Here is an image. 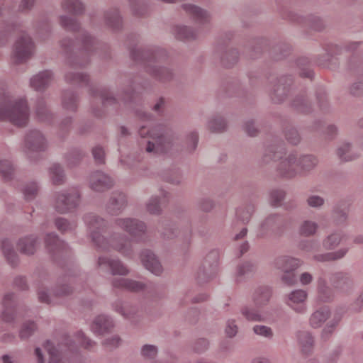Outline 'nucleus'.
<instances>
[{
    "instance_id": "f257e3e1",
    "label": "nucleus",
    "mask_w": 363,
    "mask_h": 363,
    "mask_svg": "<svg viewBox=\"0 0 363 363\" xmlns=\"http://www.w3.org/2000/svg\"><path fill=\"white\" fill-rule=\"evenodd\" d=\"M67 83L79 86H89V94L94 99H100L103 108L118 112L128 110L143 121H150L152 116L145 111L140 106V100L136 97V86L138 84L142 88L144 84L138 82L136 75L124 76L120 94L116 95L108 86H89V77L85 73L67 71L65 74Z\"/></svg>"
},
{
    "instance_id": "f03ea898",
    "label": "nucleus",
    "mask_w": 363,
    "mask_h": 363,
    "mask_svg": "<svg viewBox=\"0 0 363 363\" xmlns=\"http://www.w3.org/2000/svg\"><path fill=\"white\" fill-rule=\"evenodd\" d=\"M45 242L47 250L55 262L61 264L60 259H62L72 263L70 265L69 263L63 264V274L57 279L52 292L43 284L39 285L37 289L38 300L40 302L47 304L60 303L63 298L72 294L73 287L71 284L86 279V275L82 274L78 266L72 263L71 248L56 233H48Z\"/></svg>"
},
{
    "instance_id": "7ed1b4c3",
    "label": "nucleus",
    "mask_w": 363,
    "mask_h": 363,
    "mask_svg": "<svg viewBox=\"0 0 363 363\" xmlns=\"http://www.w3.org/2000/svg\"><path fill=\"white\" fill-rule=\"evenodd\" d=\"M60 26L66 30L78 32L77 39L80 43V48L75 50V43L69 38H65L60 41V47L67 64L73 68L84 67L90 62V57L94 53H99L102 57L110 56L109 45L100 42L92 36L88 31L81 28L79 21L67 15L59 18Z\"/></svg>"
},
{
    "instance_id": "20e7f679",
    "label": "nucleus",
    "mask_w": 363,
    "mask_h": 363,
    "mask_svg": "<svg viewBox=\"0 0 363 363\" xmlns=\"http://www.w3.org/2000/svg\"><path fill=\"white\" fill-rule=\"evenodd\" d=\"M138 135L140 150L152 155L179 151L191 155L196 150L199 142L198 133L191 131L186 135L184 144L180 145L176 133L167 125H157L151 130L143 125L138 130Z\"/></svg>"
},
{
    "instance_id": "39448f33",
    "label": "nucleus",
    "mask_w": 363,
    "mask_h": 363,
    "mask_svg": "<svg viewBox=\"0 0 363 363\" xmlns=\"http://www.w3.org/2000/svg\"><path fill=\"white\" fill-rule=\"evenodd\" d=\"M127 47L131 60L143 65L146 73L155 82L166 85L176 81L177 74L172 66L157 65L166 62L169 58L164 48L155 45L137 47L130 44H128Z\"/></svg>"
},
{
    "instance_id": "423d86ee",
    "label": "nucleus",
    "mask_w": 363,
    "mask_h": 363,
    "mask_svg": "<svg viewBox=\"0 0 363 363\" xmlns=\"http://www.w3.org/2000/svg\"><path fill=\"white\" fill-rule=\"evenodd\" d=\"M89 236L96 248L100 251H109L113 249L124 257H129L133 253V247L125 234L121 232H112L108 238L102 233L108 227V221L104 218L93 213H86L84 216Z\"/></svg>"
},
{
    "instance_id": "0eeeda50",
    "label": "nucleus",
    "mask_w": 363,
    "mask_h": 363,
    "mask_svg": "<svg viewBox=\"0 0 363 363\" xmlns=\"http://www.w3.org/2000/svg\"><path fill=\"white\" fill-rule=\"evenodd\" d=\"M30 109L23 97H15L9 93L0 95V121H8L18 127L26 126Z\"/></svg>"
},
{
    "instance_id": "6e6552de",
    "label": "nucleus",
    "mask_w": 363,
    "mask_h": 363,
    "mask_svg": "<svg viewBox=\"0 0 363 363\" xmlns=\"http://www.w3.org/2000/svg\"><path fill=\"white\" fill-rule=\"evenodd\" d=\"M62 347H66L70 352H74L77 348L74 342L68 335L63 337L62 342L58 344L57 347L50 340H47L42 347L35 348L34 355L37 363H45L47 354L49 355L48 363H67L62 357L64 352Z\"/></svg>"
},
{
    "instance_id": "1a4fd4ad",
    "label": "nucleus",
    "mask_w": 363,
    "mask_h": 363,
    "mask_svg": "<svg viewBox=\"0 0 363 363\" xmlns=\"http://www.w3.org/2000/svg\"><path fill=\"white\" fill-rule=\"evenodd\" d=\"M113 224L116 228L127 233L125 235L132 245L135 243H145L148 240V230L145 222L136 218L125 217L114 219Z\"/></svg>"
},
{
    "instance_id": "9d476101",
    "label": "nucleus",
    "mask_w": 363,
    "mask_h": 363,
    "mask_svg": "<svg viewBox=\"0 0 363 363\" xmlns=\"http://www.w3.org/2000/svg\"><path fill=\"white\" fill-rule=\"evenodd\" d=\"M286 219L279 213H272L267 216L259 225L256 237L259 239L269 237L280 238L286 228Z\"/></svg>"
},
{
    "instance_id": "9b49d317",
    "label": "nucleus",
    "mask_w": 363,
    "mask_h": 363,
    "mask_svg": "<svg viewBox=\"0 0 363 363\" xmlns=\"http://www.w3.org/2000/svg\"><path fill=\"white\" fill-rule=\"evenodd\" d=\"M294 84V77L291 74H281L275 78L269 79V96L272 103L280 104L290 94Z\"/></svg>"
},
{
    "instance_id": "f8f14e48",
    "label": "nucleus",
    "mask_w": 363,
    "mask_h": 363,
    "mask_svg": "<svg viewBox=\"0 0 363 363\" xmlns=\"http://www.w3.org/2000/svg\"><path fill=\"white\" fill-rule=\"evenodd\" d=\"M302 262L298 259L288 255H279L274 258L272 265L274 268L282 272L281 281L292 286L297 281L295 271L301 265Z\"/></svg>"
},
{
    "instance_id": "ddd939ff",
    "label": "nucleus",
    "mask_w": 363,
    "mask_h": 363,
    "mask_svg": "<svg viewBox=\"0 0 363 363\" xmlns=\"http://www.w3.org/2000/svg\"><path fill=\"white\" fill-rule=\"evenodd\" d=\"M81 193L77 188L57 191L55 194L54 208L60 214L75 211L80 204Z\"/></svg>"
},
{
    "instance_id": "4468645a",
    "label": "nucleus",
    "mask_w": 363,
    "mask_h": 363,
    "mask_svg": "<svg viewBox=\"0 0 363 363\" xmlns=\"http://www.w3.org/2000/svg\"><path fill=\"white\" fill-rule=\"evenodd\" d=\"M35 50V43L32 38L26 33H23L16 39L13 46L11 59L15 64L26 62L34 55Z\"/></svg>"
},
{
    "instance_id": "2eb2a0df",
    "label": "nucleus",
    "mask_w": 363,
    "mask_h": 363,
    "mask_svg": "<svg viewBox=\"0 0 363 363\" xmlns=\"http://www.w3.org/2000/svg\"><path fill=\"white\" fill-rule=\"evenodd\" d=\"M219 264V252L216 250L209 252L199 266L196 279L199 284L209 281L216 274Z\"/></svg>"
},
{
    "instance_id": "dca6fc26",
    "label": "nucleus",
    "mask_w": 363,
    "mask_h": 363,
    "mask_svg": "<svg viewBox=\"0 0 363 363\" xmlns=\"http://www.w3.org/2000/svg\"><path fill=\"white\" fill-rule=\"evenodd\" d=\"M275 172L277 177L285 179H292L298 175L296 151L291 152L285 156L281 155L276 164Z\"/></svg>"
},
{
    "instance_id": "f3484780",
    "label": "nucleus",
    "mask_w": 363,
    "mask_h": 363,
    "mask_svg": "<svg viewBox=\"0 0 363 363\" xmlns=\"http://www.w3.org/2000/svg\"><path fill=\"white\" fill-rule=\"evenodd\" d=\"M347 67L357 76V79L349 86V94L354 97H363V60L352 56L348 61Z\"/></svg>"
},
{
    "instance_id": "a211bd4d",
    "label": "nucleus",
    "mask_w": 363,
    "mask_h": 363,
    "mask_svg": "<svg viewBox=\"0 0 363 363\" xmlns=\"http://www.w3.org/2000/svg\"><path fill=\"white\" fill-rule=\"evenodd\" d=\"M329 280L334 290L342 294H350L354 289L352 274L346 271H337L330 274Z\"/></svg>"
},
{
    "instance_id": "6ab92c4d",
    "label": "nucleus",
    "mask_w": 363,
    "mask_h": 363,
    "mask_svg": "<svg viewBox=\"0 0 363 363\" xmlns=\"http://www.w3.org/2000/svg\"><path fill=\"white\" fill-rule=\"evenodd\" d=\"M24 147L29 157L33 152H43L47 148V142L44 135L38 130L28 131L24 138Z\"/></svg>"
},
{
    "instance_id": "aec40b11",
    "label": "nucleus",
    "mask_w": 363,
    "mask_h": 363,
    "mask_svg": "<svg viewBox=\"0 0 363 363\" xmlns=\"http://www.w3.org/2000/svg\"><path fill=\"white\" fill-rule=\"evenodd\" d=\"M308 293L303 289H296L285 295L284 303L294 312L304 314L307 312Z\"/></svg>"
},
{
    "instance_id": "412c9836",
    "label": "nucleus",
    "mask_w": 363,
    "mask_h": 363,
    "mask_svg": "<svg viewBox=\"0 0 363 363\" xmlns=\"http://www.w3.org/2000/svg\"><path fill=\"white\" fill-rule=\"evenodd\" d=\"M114 185L113 179L102 171L92 172L89 176V186L96 192H104Z\"/></svg>"
},
{
    "instance_id": "4be33fe9",
    "label": "nucleus",
    "mask_w": 363,
    "mask_h": 363,
    "mask_svg": "<svg viewBox=\"0 0 363 363\" xmlns=\"http://www.w3.org/2000/svg\"><path fill=\"white\" fill-rule=\"evenodd\" d=\"M214 55L219 58L222 65L227 68L233 67L239 60V52L236 48L228 47L223 44L218 43L216 48Z\"/></svg>"
},
{
    "instance_id": "5701e85b",
    "label": "nucleus",
    "mask_w": 363,
    "mask_h": 363,
    "mask_svg": "<svg viewBox=\"0 0 363 363\" xmlns=\"http://www.w3.org/2000/svg\"><path fill=\"white\" fill-rule=\"evenodd\" d=\"M127 203V196L124 193L113 191L105 204V211L111 216H118L125 209Z\"/></svg>"
},
{
    "instance_id": "b1692460",
    "label": "nucleus",
    "mask_w": 363,
    "mask_h": 363,
    "mask_svg": "<svg viewBox=\"0 0 363 363\" xmlns=\"http://www.w3.org/2000/svg\"><path fill=\"white\" fill-rule=\"evenodd\" d=\"M97 267L109 268L113 275L125 276L129 274L127 266L119 259H111L106 256H101L97 260Z\"/></svg>"
},
{
    "instance_id": "393cba45",
    "label": "nucleus",
    "mask_w": 363,
    "mask_h": 363,
    "mask_svg": "<svg viewBox=\"0 0 363 363\" xmlns=\"http://www.w3.org/2000/svg\"><path fill=\"white\" fill-rule=\"evenodd\" d=\"M298 175H307L316 168L318 158L312 154H299L296 151Z\"/></svg>"
},
{
    "instance_id": "a878e982",
    "label": "nucleus",
    "mask_w": 363,
    "mask_h": 363,
    "mask_svg": "<svg viewBox=\"0 0 363 363\" xmlns=\"http://www.w3.org/2000/svg\"><path fill=\"white\" fill-rule=\"evenodd\" d=\"M53 79L54 75L51 70H43L30 79V86L37 91H43L50 86Z\"/></svg>"
},
{
    "instance_id": "bb28decb",
    "label": "nucleus",
    "mask_w": 363,
    "mask_h": 363,
    "mask_svg": "<svg viewBox=\"0 0 363 363\" xmlns=\"http://www.w3.org/2000/svg\"><path fill=\"white\" fill-rule=\"evenodd\" d=\"M140 259L143 266L152 274L159 276L163 269L156 255L150 250H143L140 252Z\"/></svg>"
},
{
    "instance_id": "cd10ccee",
    "label": "nucleus",
    "mask_w": 363,
    "mask_h": 363,
    "mask_svg": "<svg viewBox=\"0 0 363 363\" xmlns=\"http://www.w3.org/2000/svg\"><path fill=\"white\" fill-rule=\"evenodd\" d=\"M181 7L186 14L196 23L205 24L210 21L209 13L197 5L192 4H183Z\"/></svg>"
},
{
    "instance_id": "c85d7f7f",
    "label": "nucleus",
    "mask_w": 363,
    "mask_h": 363,
    "mask_svg": "<svg viewBox=\"0 0 363 363\" xmlns=\"http://www.w3.org/2000/svg\"><path fill=\"white\" fill-rule=\"evenodd\" d=\"M106 26L113 32H119L123 28V18L118 8H110L104 13Z\"/></svg>"
},
{
    "instance_id": "c756f323",
    "label": "nucleus",
    "mask_w": 363,
    "mask_h": 363,
    "mask_svg": "<svg viewBox=\"0 0 363 363\" xmlns=\"http://www.w3.org/2000/svg\"><path fill=\"white\" fill-rule=\"evenodd\" d=\"M35 114L39 121L47 124H51L55 117L43 97L37 99L35 105Z\"/></svg>"
},
{
    "instance_id": "7c9ffc66",
    "label": "nucleus",
    "mask_w": 363,
    "mask_h": 363,
    "mask_svg": "<svg viewBox=\"0 0 363 363\" xmlns=\"http://www.w3.org/2000/svg\"><path fill=\"white\" fill-rule=\"evenodd\" d=\"M335 155L343 162L354 161L360 157V154L353 150V145L349 141H342L336 148Z\"/></svg>"
},
{
    "instance_id": "2f4dec72",
    "label": "nucleus",
    "mask_w": 363,
    "mask_h": 363,
    "mask_svg": "<svg viewBox=\"0 0 363 363\" xmlns=\"http://www.w3.org/2000/svg\"><path fill=\"white\" fill-rule=\"evenodd\" d=\"M39 241L37 235H29L18 239L16 245L21 253L26 255H33L38 247Z\"/></svg>"
},
{
    "instance_id": "473e14b6",
    "label": "nucleus",
    "mask_w": 363,
    "mask_h": 363,
    "mask_svg": "<svg viewBox=\"0 0 363 363\" xmlns=\"http://www.w3.org/2000/svg\"><path fill=\"white\" fill-rule=\"evenodd\" d=\"M113 327V319L109 315L101 314L94 318L91 328L94 333L103 335L109 333Z\"/></svg>"
},
{
    "instance_id": "72a5a7b5",
    "label": "nucleus",
    "mask_w": 363,
    "mask_h": 363,
    "mask_svg": "<svg viewBox=\"0 0 363 363\" xmlns=\"http://www.w3.org/2000/svg\"><path fill=\"white\" fill-rule=\"evenodd\" d=\"M113 288L124 289L133 292H139L145 289L144 283L125 278H114L111 281Z\"/></svg>"
},
{
    "instance_id": "f704fd0d",
    "label": "nucleus",
    "mask_w": 363,
    "mask_h": 363,
    "mask_svg": "<svg viewBox=\"0 0 363 363\" xmlns=\"http://www.w3.org/2000/svg\"><path fill=\"white\" fill-rule=\"evenodd\" d=\"M317 300L321 303H330L334 299L333 288L328 284L326 279L320 276L317 279Z\"/></svg>"
},
{
    "instance_id": "c9c22d12",
    "label": "nucleus",
    "mask_w": 363,
    "mask_h": 363,
    "mask_svg": "<svg viewBox=\"0 0 363 363\" xmlns=\"http://www.w3.org/2000/svg\"><path fill=\"white\" fill-rule=\"evenodd\" d=\"M349 250V247H344L335 251L327 252L325 253H316L313 255V259L318 262L338 261L345 257Z\"/></svg>"
},
{
    "instance_id": "e433bc0d",
    "label": "nucleus",
    "mask_w": 363,
    "mask_h": 363,
    "mask_svg": "<svg viewBox=\"0 0 363 363\" xmlns=\"http://www.w3.org/2000/svg\"><path fill=\"white\" fill-rule=\"evenodd\" d=\"M16 296L13 293L6 294L3 299V311L1 318L4 321L9 323L11 322L15 317L16 312Z\"/></svg>"
},
{
    "instance_id": "4c0bfd02",
    "label": "nucleus",
    "mask_w": 363,
    "mask_h": 363,
    "mask_svg": "<svg viewBox=\"0 0 363 363\" xmlns=\"http://www.w3.org/2000/svg\"><path fill=\"white\" fill-rule=\"evenodd\" d=\"M79 101V95L76 91L72 89L63 91L61 99L63 109L70 112H76L77 111Z\"/></svg>"
},
{
    "instance_id": "58836bf2",
    "label": "nucleus",
    "mask_w": 363,
    "mask_h": 363,
    "mask_svg": "<svg viewBox=\"0 0 363 363\" xmlns=\"http://www.w3.org/2000/svg\"><path fill=\"white\" fill-rule=\"evenodd\" d=\"M298 345L303 354L311 353L314 346V337L312 334L306 330H298L296 333Z\"/></svg>"
},
{
    "instance_id": "ea45409f",
    "label": "nucleus",
    "mask_w": 363,
    "mask_h": 363,
    "mask_svg": "<svg viewBox=\"0 0 363 363\" xmlns=\"http://www.w3.org/2000/svg\"><path fill=\"white\" fill-rule=\"evenodd\" d=\"M348 208L342 201H337L332 209L333 221L336 225H345L348 219Z\"/></svg>"
},
{
    "instance_id": "a19ab883",
    "label": "nucleus",
    "mask_w": 363,
    "mask_h": 363,
    "mask_svg": "<svg viewBox=\"0 0 363 363\" xmlns=\"http://www.w3.org/2000/svg\"><path fill=\"white\" fill-rule=\"evenodd\" d=\"M291 106L298 113L310 114L314 111L313 105L305 94L296 96L291 101Z\"/></svg>"
},
{
    "instance_id": "79ce46f5",
    "label": "nucleus",
    "mask_w": 363,
    "mask_h": 363,
    "mask_svg": "<svg viewBox=\"0 0 363 363\" xmlns=\"http://www.w3.org/2000/svg\"><path fill=\"white\" fill-rule=\"evenodd\" d=\"M1 249L7 263L12 267H16L18 264L19 257L12 242L8 238L2 240Z\"/></svg>"
},
{
    "instance_id": "37998d69",
    "label": "nucleus",
    "mask_w": 363,
    "mask_h": 363,
    "mask_svg": "<svg viewBox=\"0 0 363 363\" xmlns=\"http://www.w3.org/2000/svg\"><path fill=\"white\" fill-rule=\"evenodd\" d=\"M284 154V148L277 145H269L264 151L260 160L262 165H267L271 162H279Z\"/></svg>"
},
{
    "instance_id": "c03bdc74",
    "label": "nucleus",
    "mask_w": 363,
    "mask_h": 363,
    "mask_svg": "<svg viewBox=\"0 0 363 363\" xmlns=\"http://www.w3.org/2000/svg\"><path fill=\"white\" fill-rule=\"evenodd\" d=\"M343 238L344 234L341 231L333 230L323 238L322 247L328 251L334 250L340 245Z\"/></svg>"
},
{
    "instance_id": "a18cd8bd",
    "label": "nucleus",
    "mask_w": 363,
    "mask_h": 363,
    "mask_svg": "<svg viewBox=\"0 0 363 363\" xmlns=\"http://www.w3.org/2000/svg\"><path fill=\"white\" fill-rule=\"evenodd\" d=\"M172 33L177 40L182 41L194 40L198 35L197 31L194 28L184 25L175 26Z\"/></svg>"
},
{
    "instance_id": "49530a36",
    "label": "nucleus",
    "mask_w": 363,
    "mask_h": 363,
    "mask_svg": "<svg viewBox=\"0 0 363 363\" xmlns=\"http://www.w3.org/2000/svg\"><path fill=\"white\" fill-rule=\"evenodd\" d=\"M255 211V206L252 203H247L238 208L235 212V220L232 223L233 227H235L238 222L244 225L247 224L250 220Z\"/></svg>"
},
{
    "instance_id": "de8ad7c7",
    "label": "nucleus",
    "mask_w": 363,
    "mask_h": 363,
    "mask_svg": "<svg viewBox=\"0 0 363 363\" xmlns=\"http://www.w3.org/2000/svg\"><path fill=\"white\" fill-rule=\"evenodd\" d=\"M272 295V290L270 287L263 286L255 289L252 299L255 306L257 308L262 307L267 305Z\"/></svg>"
},
{
    "instance_id": "09e8293b",
    "label": "nucleus",
    "mask_w": 363,
    "mask_h": 363,
    "mask_svg": "<svg viewBox=\"0 0 363 363\" xmlns=\"http://www.w3.org/2000/svg\"><path fill=\"white\" fill-rule=\"evenodd\" d=\"M331 312L328 306H323L314 311L309 318L310 325L318 328L330 318Z\"/></svg>"
},
{
    "instance_id": "8fccbe9b",
    "label": "nucleus",
    "mask_w": 363,
    "mask_h": 363,
    "mask_svg": "<svg viewBox=\"0 0 363 363\" xmlns=\"http://www.w3.org/2000/svg\"><path fill=\"white\" fill-rule=\"evenodd\" d=\"M49 178L52 184L62 185L66 181V174L63 167L58 164H52L48 169Z\"/></svg>"
},
{
    "instance_id": "3c124183",
    "label": "nucleus",
    "mask_w": 363,
    "mask_h": 363,
    "mask_svg": "<svg viewBox=\"0 0 363 363\" xmlns=\"http://www.w3.org/2000/svg\"><path fill=\"white\" fill-rule=\"evenodd\" d=\"M283 132L286 140L292 145H297L301 143V136L298 129L288 123L283 121L281 123Z\"/></svg>"
},
{
    "instance_id": "603ef678",
    "label": "nucleus",
    "mask_w": 363,
    "mask_h": 363,
    "mask_svg": "<svg viewBox=\"0 0 363 363\" xmlns=\"http://www.w3.org/2000/svg\"><path fill=\"white\" fill-rule=\"evenodd\" d=\"M113 309L120 313L124 318L133 320L138 313V308L127 303H123L121 301L118 300L113 303Z\"/></svg>"
},
{
    "instance_id": "864d4df0",
    "label": "nucleus",
    "mask_w": 363,
    "mask_h": 363,
    "mask_svg": "<svg viewBox=\"0 0 363 363\" xmlns=\"http://www.w3.org/2000/svg\"><path fill=\"white\" fill-rule=\"evenodd\" d=\"M315 95L319 111L322 113H330L331 111V106L325 89L321 86L317 87Z\"/></svg>"
},
{
    "instance_id": "5fc2aeb1",
    "label": "nucleus",
    "mask_w": 363,
    "mask_h": 363,
    "mask_svg": "<svg viewBox=\"0 0 363 363\" xmlns=\"http://www.w3.org/2000/svg\"><path fill=\"white\" fill-rule=\"evenodd\" d=\"M62 9L69 13L80 16L85 11V6L81 0H62Z\"/></svg>"
},
{
    "instance_id": "6e6d98bb",
    "label": "nucleus",
    "mask_w": 363,
    "mask_h": 363,
    "mask_svg": "<svg viewBox=\"0 0 363 363\" xmlns=\"http://www.w3.org/2000/svg\"><path fill=\"white\" fill-rule=\"evenodd\" d=\"M291 46L286 42H279L275 44L270 52L272 58L274 60H281L289 55Z\"/></svg>"
},
{
    "instance_id": "4d7b16f0",
    "label": "nucleus",
    "mask_w": 363,
    "mask_h": 363,
    "mask_svg": "<svg viewBox=\"0 0 363 363\" xmlns=\"http://www.w3.org/2000/svg\"><path fill=\"white\" fill-rule=\"evenodd\" d=\"M207 127L211 132L221 133L226 130L227 121L223 116L213 114L209 118Z\"/></svg>"
},
{
    "instance_id": "13d9d810",
    "label": "nucleus",
    "mask_w": 363,
    "mask_h": 363,
    "mask_svg": "<svg viewBox=\"0 0 363 363\" xmlns=\"http://www.w3.org/2000/svg\"><path fill=\"white\" fill-rule=\"evenodd\" d=\"M256 270L255 263L246 261L238 265L235 272L237 282L242 281L247 277L254 273Z\"/></svg>"
},
{
    "instance_id": "bf43d9fd",
    "label": "nucleus",
    "mask_w": 363,
    "mask_h": 363,
    "mask_svg": "<svg viewBox=\"0 0 363 363\" xmlns=\"http://www.w3.org/2000/svg\"><path fill=\"white\" fill-rule=\"evenodd\" d=\"M296 64L299 71V75L301 77L308 78L310 79H313L314 72L312 69L311 63L308 57H301L298 58Z\"/></svg>"
},
{
    "instance_id": "052dcab7",
    "label": "nucleus",
    "mask_w": 363,
    "mask_h": 363,
    "mask_svg": "<svg viewBox=\"0 0 363 363\" xmlns=\"http://www.w3.org/2000/svg\"><path fill=\"white\" fill-rule=\"evenodd\" d=\"M55 228L62 233H72L77 228V223L74 220H69L63 217H57L55 219Z\"/></svg>"
},
{
    "instance_id": "680f3d73",
    "label": "nucleus",
    "mask_w": 363,
    "mask_h": 363,
    "mask_svg": "<svg viewBox=\"0 0 363 363\" xmlns=\"http://www.w3.org/2000/svg\"><path fill=\"white\" fill-rule=\"evenodd\" d=\"M85 152L79 148L69 150L65 155V160L69 167H74L79 165L85 157Z\"/></svg>"
},
{
    "instance_id": "e2e57ef3",
    "label": "nucleus",
    "mask_w": 363,
    "mask_h": 363,
    "mask_svg": "<svg viewBox=\"0 0 363 363\" xmlns=\"http://www.w3.org/2000/svg\"><path fill=\"white\" fill-rule=\"evenodd\" d=\"M163 179L171 184L180 185L183 181L182 171L179 168L169 169L164 174Z\"/></svg>"
},
{
    "instance_id": "0e129e2a",
    "label": "nucleus",
    "mask_w": 363,
    "mask_h": 363,
    "mask_svg": "<svg viewBox=\"0 0 363 363\" xmlns=\"http://www.w3.org/2000/svg\"><path fill=\"white\" fill-rule=\"evenodd\" d=\"M133 13L136 16H144L147 13L148 5L145 0H128Z\"/></svg>"
},
{
    "instance_id": "69168bd1",
    "label": "nucleus",
    "mask_w": 363,
    "mask_h": 363,
    "mask_svg": "<svg viewBox=\"0 0 363 363\" xmlns=\"http://www.w3.org/2000/svg\"><path fill=\"white\" fill-rule=\"evenodd\" d=\"M318 228V225L316 222L305 220L301 223L298 232L302 236L310 237L315 234Z\"/></svg>"
},
{
    "instance_id": "338daca9",
    "label": "nucleus",
    "mask_w": 363,
    "mask_h": 363,
    "mask_svg": "<svg viewBox=\"0 0 363 363\" xmlns=\"http://www.w3.org/2000/svg\"><path fill=\"white\" fill-rule=\"evenodd\" d=\"M166 294V286L164 284H152L148 289V296L154 301L163 299Z\"/></svg>"
},
{
    "instance_id": "774afa93",
    "label": "nucleus",
    "mask_w": 363,
    "mask_h": 363,
    "mask_svg": "<svg viewBox=\"0 0 363 363\" xmlns=\"http://www.w3.org/2000/svg\"><path fill=\"white\" fill-rule=\"evenodd\" d=\"M39 189L40 186L36 182H29L26 183L22 189L26 200H33L38 195Z\"/></svg>"
}]
</instances>
